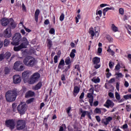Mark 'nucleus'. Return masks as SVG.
<instances>
[{
    "mask_svg": "<svg viewBox=\"0 0 131 131\" xmlns=\"http://www.w3.org/2000/svg\"><path fill=\"white\" fill-rule=\"evenodd\" d=\"M29 72L28 71H25L22 73L23 80L25 83L28 82L29 84H34L35 82L38 81L39 77H40V75L38 73H34L29 79Z\"/></svg>",
    "mask_w": 131,
    "mask_h": 131,
    "instance_id": "1",
    "label": "nucleus"
},
{
    "mask_svg": "<svg viewBox=\"0 0 131 131\" xmlns=\"http://www.w3.org/2000/svg\"><path fill=\"white\" fill-rule=\"evenodd\" d=\"M17 97L16 90H10L6 93V98L8 102H13L16 100Z\"/></svg>",
    "mask_w": 131,
    "mask_h": 131,
    "instance_id": "2",
    "label": "nucleus"
},
{
    "mask_svg": "<svg viewBox=\"0 0 131 131\" xmlns=\"http://www.w3.org/2000/svg\"><path fill=\"white\" fill-rule=\"evenodd\" d=\"M100 27H96L94 28L91 27L89 29V34L91 35L92 39H94V36L98 37L100 34Z\"/></svg>",
    "mask_w": 131,
    "mask_h": 131,
    "instance_id": "3",
    "label": "nucleus"
},
{
    "mask_svg": "<svg viewBox=\"0 0 131 131\" xmlns=\"http://www.w3.org/2000/svg\"><path fill=\"white\" fill-rule=\"evenodd\" d=\"M24 64L29 67H33L36 64V60L33 57L28 56L24 60Z\"/></svg>",
    "mask_w": 131,
    "mask_h": 131,
    "instance_id": "4",
    "label": "nucleus"
},
{
    "mask_svg": "<svg viewBox=\"0 0 131 131\" xmlns=\"http://www.w3.org/2000/svg\"><path fill=\"white\" fill-rule=\"evenodd\" d=\"M13 69L16 71H23L25 69V67L22 66V62L20 61H16L13 66Z\"/></svg>",
    "mask_w": 131,
    "mask_h": 131,
    "instance_id": "5",
    "label": "nucleus"
},
{
    "mask_svg": "<svg viewBox=\"0 0 131 131\" xmlns=\"http://www.w3.org/2000/svg\"><path fill=\"white\" fill-rule=\"evenodd\" d=\"M21 37L22 36H21V34L19 33H16L15 34L13 38V42H12L11 43L14 46H18L19 45V41L21 40Z\"/></svg>",
    "mask_w": 131,
    "mask_h": 131,
    "instance_id": "6",
    "label": "nucleus"
},
{
    "mask_svg": "<svg viewBox=\"0 0 131 131\" xmlns=\"http://www.w3.org/2000/svg\"><path fill=\"white\" fill-rule=\"evenodd\" d=\"M17 110L20 114H24L26 111V104L25 102H21L17 107Z\"/></svg>",
    "mask_w": 131,
    "mask_h": 131,
    "instance_id": "7",
    "label": "nucleus"
},
{
    "mask_svg": "<svg viewBox=\"0 0 131 131\" xmlns=\"http://www.w3.org/2000/svg\"><path fill=\"white\" fill-rule=\"evenodd\" d=\"M6 125L7 127H9L10 129H14L15 128V120H8L6 121Z\"/></svg>",
    "mask_w": 131,
    "mask_h": 131,
    "instance_id": "8",
    "label": "nucleus"
},
{
    "mask_svg": "<svg viewBox=\"0 0 131 131\" xmlns=\"http://www.w3.org/2000/svg\"><path fill=\"white\" fill-rule=\"evenodd\" d=\"M13 82L14 84H19L22 81V78L19 75H15L13 77Z\"/></svg>",
    "mask_w": 131,
    "mask_h": 131,
    "instance_id": "9",
    "label": "nucleus"
},
{
    "mask_svg": "<svg viewBox=\"0 0 131 131\" xmlns=\"http://www.w3.org/2000/svg\"><path fill=\"white\" fill-rule=\"evenodd\" d=\"M80 111L82 114L81 116V118H82V117H85V115H87L88 117H89L90 119H92V117H91V116L92 115V114H93V112L83 111L81 108L80 109Z\"/></svg>",
    "mask_w": 131,
    "mask_h": 131,
    "instance_id": "10",
    "label": "nucleus"
},
{
    "mask_svg": "<svg viewBox=\"0 0 131 131\" xmlns=\"http://www.w3.org/2000/svg\"><path fill=\"white\" fill-rule=\"evenodd\" d=\"M16 127L18 130L23 129L25 127V122L23 120H18L17 122Z\"/></svg>",
    "mask_w": 131,
    "mask_h": 131,
    "instance_id": "11",
    "label": "nucleus"
},
{
    "mask_svg": "<svg viewBox=\"0 0 131 131\" xmlns=\"http://www.w3.org/2000/svg\"><path fill=\"white\" fill-rule=\"evenodd\" d=\"M72 61H71V59L70 58V57H68L66 58L65 59V63L67 65H68L67 66V67L66 68V69H65V70L63 71V72H67V71H68V70H69V69L70 68V64H71V62Z\"/></svg>",
    "mask_w": 131,
    "mask_h": 131,
    "instance_id": "12",
    "label": "nucleus"
},
{
    "mask_svg": "<svg viewBox=\"0 0 131 131\" xmlns=\"http://www.w3.org/2000/svg\"><path fill=\"white\" fill-rule=\"evenodd\" d=\"M104 106L106 108H113L114 107V102L111 100H107Z\"/></svg>",
    "mask_w": 131,
    "mask_h": 131,
    "instance_id": "13",
    "label": "nucleus"
},
{
    "mask_svg": "<svg viewBox=\"0 0 131 131\" xmlns=\"http://www.w3.org/2000/svg\"><path fill=\"white\" fill-rule=\"evenodd\" d=\"M113 118L112 117H108L105 119H103L101 120V122L104 124V125H107L109 124V122H110L112 120Z\"/></svg>",
    "mask_w": 131,
    "mask_h": 131,
    "instance_id": "14",
    "label": "nucleus"
},
{
    "mask_svg": "<svg viewBox=\"0 0 131 131\" xmlns=\"http://www.w3.org/2000/svg\"><path fill=\"white\" fill-rule=\"evenodd\" d=\"M4 35L6 37H11V36H12L11 29L10 28H8L5 30Z\"/></svg>",
    "mask_w": 131,
    "mask_h": 131,
    "instance_id": "15",
    "label": "nucleus"
},
{
    "mask_svg": "<svg viewBox=\"0 0 131 131\" xmlns=\"http://www.w3.org/2000/svg\"><path fill=\"white\" fill-rule=\"evenodd\" d=\"M10 23V19L3 18L1 20V24L3 26H7Z\"/></svg>",
    "mask_w": 131,
    "mask_h": 131,
    "instance_id": "16",
    "label": "nucleus"
},
{
    "mask_svg": "<svg viewBox=\"0 0 131 131\" xmlns=\"http://www.w3.org/2000/svg\"><path fill=\"white\" fill-rule=\"evenodd\" d=\"M23 45V46H25V48H27V46L29 45V42L28 41V40H27V38L24 37L22 39Z\"/></svg>",
    "mask_w": 131,
    "mask_h": 131,
    "instance_id": "17",
    "label": "nucleus"
},
{
    "mask_svg": "<svg viewBox=\"0 0 131 131\" xmlns=\"http://www.w3.org/2000/svg\"><path fill=\"white\" fill-rule=\"evenodd\" d=\"M40 13V11H39V9H36L35 12L34 17H35V20L36 22H37L38 21V16H39V13Z\"/></svg>",
    "mask_w": 131,
    "mask_h": 131,
    "instance_id": "18",
    "label": "nucleus"
},
{
    "mask_svg": "<svg viewBox=\"0 0 131 131\" xmlns=\"http://www.w3.org/2000/svg\"><path fill=\"white\" fill-rule=\"evenodd\" d=\"M24 48H25V46H23V43H21L18 47H15L14 48V50L15 51V52H18V51H20L21 49H24Z\"/></svg>",
    "mask_w": 131,
    "mask_h": 131,
    "instance_id": "19",
    "label": "nucleus"
},
{
    "mask_svg": "<svg viewBox=\"0 0 131 131\" xmlns=\"http://www.w3.org/2000/svg\"><path fill=\"white\" fill-rule=\"evenodd\" d=\"M79 88H78V86H76L74 87V96H75V97H76V96L77 95V94H78V93H79Z\"/></svg>",
    "mask_w": 131,
    "mask_h": 131,
    "instance_id": "20",
    "label": "nucleus"
},
{
    "mask_svg": "<svg viewBox=\"0 0 131 131\" xmlns=\"http://www.w3.org/2000/svg\"><path fill=\"white\" fill-rule=\"evenodd\" d=\"M101 59L99 57H95L93 59V62L94 64H98V63H100Z\"/></svg>",
    "mask_w": 131,
    "mask_h": 131,
    "instance_id": "21",
    "label": "nucleus"
},
{
    "mask_svg": "<svg viewBox=\"0 0 131 131\" xmlns=\"http://www.w3.org/2000/svg\"><path fill=\"white\" fill-rule=\"evenodd\" d=\"M75 53H76V50L75 49L72 50L70 54V57H71L72 59H74V57H75Z\"/></svg>",
    "mask_w": 131,
    "mask_h": 131,
    "instance_id": "22",
    "label": "nucleus"
},
{
    "mask_svg": "<svg viewBox=\"0 0 131 131\" xmlns=\"http://www.w3.org/2000/svg\"><path fill=\"white\" fill-rule=\"evenodd\" d=\"M9 23H10L11 28H15L17 26L16 23L14 22V20L12 18H10Z\"/></svg>",
    "mask_w": 131,
    "mask_h": 131,
    "instance_id": "23",
    "label": "nucleus"
},
{
    "mask_svg": "<svg viewBox=\"0 0 131 131\" xmlns=\"http://www.w3.org/2000/svg\"><path fill=\"white\" fill-rule=\"evenodd\" d=\"M42 85V84L41 82H39L36 85L33 87V89L35 90H39L40 88H41V86Z\"/></svg>",
    "mask_w": 131,
    "mask_h": 131,
    "instance_id": "24",
    "label": "nucleus"
},
{
    "mask_svg": "<svg viewBox=\"0 0 131 131\" xmlns=\"http://www.w3.org/2000/svg\"><path fill=\"white\" fill-rule=\"evenodd\" d=\"M34 96V92L32 91H28L26 94V98H28V97H33Z\"/></svg>",
    "mask_w": 131,
    "mask_h": 131,
    "instance_id": "25",
    "label": "nucleus"
},
{
    "mask_svg": "<svg viewBox=\"0 0 131 131\" xmlns=\"http://www.w3.org/2000/svg\"><path fill=\"white\" fill-rule=\"evenodd\" d=\"M100 78L98 77H95L92 79V81L94 82V83H99V82H100Z\"/></svg>",
    "mask_w": 131,
    "mask_h": 131,
    "instance_id": "26",
    "label": "nucleus"
},
{
    "mask_svg": "<svg viewBox=\"0 0 131 131\" xmlns=\"http://www.w3.org/2000/svg\"><path fill=\"white\" fill-rule=\"evenodd\" d=\"M64 64L65 61H64V59H61L58 64V68L61 69V68H62V66H64Z\"/></svg>",
    "mask_w": 131,
    "mask_h": 131,
    "instance_id": "27",
    "label": "nucleus"
},
{
    "mask_svg": "<svg viewBox=\"0 0 131 131\" xmlns=\"http://www.w3.org/2000/svg\"><path fill=\"white\" fill-rule=\"evenodd\" d=\"M111 29L114 32H117V31H118V28L116 27L114 24L112 25Z\"/></svg>",
    "mask_w": 131,
    "mask_h": 131,
    "instance_id": "28",
    "label": "nucleus"
},
{
    "mask_svg": "<svg viewBox=\"0 0 131 131\" xmlns=\"http://www.w3.org/2000/svg\"><path fill=\"white\" fill-rule=\"evenodd\" d=\"M52 46H53V44L52 43V40H50L49 39H47V47L48 48H49V49L50 48L52 47Z\"/></svg>",
    "mask_w": 131,
    "mask_h": 131,
    "instance_id": "29",
    "label": "nucleus"
},
{
    "mask_svg": "<svg viewBox=\"0 0 131 131\" xmlns=\"http://www.w3.org/2000/svg\"><path fill=\"white\" fill-rule=\"evenodd\" d=\"M74 70L77 71V74H78V72H80V68L79 67V65L77 64L75 66Z\"/></svg>",
    "mask_w": 131,
    "mask_h": 131,
    "instance_id": "30",
    "label": "nucleus"
},
{
    "mask_svg": "<svg viewBox=\"0 0 131 131\" xmlns=\"http://www.w3.org/2000/svg\"><path fill=\"white\" fill-rule=\"evenodd\" d=\"M115 97L117 101H120V94H119L118 92H115Z\"/></svg>",
    "mask_w": 131,
    "mask_h": 131,
    "instance_id": "31",
    "label": "nucleus"
},
{
    "mask_svg": "<svg viewBox=\"0 0 131 131\" xmlns=\"http://www.w3.org/2000/svg\"><path fill=\"white\" fill-rule=\"evenodd\" d=\"M107 51L108 52V53H110V54H111L112 56H114V54H115V52H114L113 50H111V49H110V47L108 48Z\"/></svg>",
    "mask_w": 131,
    "mask_h": 131,
    "instance_id": "32",
    "label": "nucleus"
},
{
    "mask_svg": "<svg viewBox=\"0 0 131 131\" xmlns=\"http://www.w3.org/2000/svg\"><path fill=\"white\" fill-rule=\"evenodd\" d=\"M66 129V125L62 124L59 128V131H65Z\"/></svg>",
    "mask_w": 131,
    "mask_h": 131,
    "instance_id": "33",
    "label": "nucleus"
},
{
    "mask_svg": "<svg viewBox=\"0 0 131 131\" xmlns=\"http://www.w3.org/2000/svg\"><path fill=\"white\" fill-rule=\"evenodd\" d=\"M110 10H114V8H113V7H106L103 9V12H104L106 13V12H108V11Z\"/></svg>",
    "mask_w": 131,
    "mask_h": 131,
    "instance_id": "34",
    "label": "nucleus"
},
{
    "mask_svg": "<svg viewBox=\"0 0 131 131\" xmlns=\"http://www.w3.org/2000/svg\"><path fill=\"white\" fill-rule=\"evenodd\" d=\"M4 58L6 59H9L11 57V53L7 52L5 55H4Z\"/></svg>",
    "mask_w": 131,
    "mask_h": 131,
    "instance_id": "35",
    "label": "nucleus"
},
{
    "mask_svg": "<svg viewBox=\"0 0 131 131\" xmlns=\"http://www.w3.org/2000/svg\"><path fill=\"white\" fill-rule=\"evenodd\" d=\"M106 75L107 78H109V77H110L111 76V74L110 73V72H109V69H107L106 70Z\"/></svg>",
    "mask_w": 131,
    "mask_h": 131,
    "instance_id": "36",
    "label": "nucleus"
},
{
    "mask_svg": "<svg viewBox=\"0 0 131 131\" xmlns=\"http://www.w3.org/2000/svg\"><path fill=\"white\" fill-rule=\"evenodd\" d=\"M119 12L120 15H124V10L123 9V8H119Z\"/></svg>",
    "mask_w": 131,
    "mask_h": 131,
    "instance_id": "37",
    "label": "nucleus"
},
{
    "mask_svg": "<svg viewBox=\"0 0 131 131\" xmlns=\"http://www.w3.org/2000/svg\"><path fill=\"white\" fill-rule=\"evenodd\" d=\"M81 18V16H80V14H78L77 15V16L76 17L75 19H76V23H78L79 19H80Z\"/></svg>",
    "mask_w": 131,
    "mask_h": 131,
    "instance_id": "38",
    "label": "nucleus"
},
{
    "mask_svg": "<svg viewBox=\"0 0 131 131\" xmlns=\"http://www.w3.org/2000/svg\"><path fill=\"white\" fill-rule=\"evenodd\" d=\"M49 33L50 34H53L55 35V29L54 28H51L49 30Z\"/></svg>",
    "mask_w": 131,
    "mask_h": 131,
    "instance_id": "39",
    "label": "nucleus"
},
{
    "mask_svg": "<svg viewBox=\"0 0 131 131\" xmlns=\"http://www.w3.org/2000/svg\"><path fill=\"white\" fill-rule=\"evenodd\" d=\"M106 39L107 40H108V41H110V42H112V41H113V38H112V37L109 35L106 36Z\"/></svg>",
    "mask_w": 131,
    "mask_h": 131,
    "instance_id": "40",
    "label": "nucleus"
},
{
    "mask_svg": "<svg viewBox=\"0 0 131 131\" xmlns=\"http://www.w3.org/2000/svg\"><path fill=\"white\" fill-rule=\"evenodd\" d=\"M9 43H10V42H9V40H8V39H5L4 40V46H5V47H8V46H9Z\"/></svg>",
    "mask_w": 131,
    "mask_h": 131,
    "instance_id": "41",
    "label": "nucleus"
},
{
    "mask_svg": "<svg viewBox=\"0 0 131 131\" xmlns=\"http://www.w3.org/2000/svg\"><path fill=\"white\" fill-rule=\"evenodd\" d=\"M108 65L110 68H111V69H112V68H113V66H114V63H113L112 61H110Z\"/></svg>",
    "mask_w": 131,
    "mask_h": 131,
    "instance_id": "42",
    "label": "nucleus"
},
{
    "mask_svg": "<svg viewBox=\"0 0 131 131\" xmlns=\"http://www.w3.org/2000/svg\"><path fill=\"white\" fill-rule=\"evenodd\" d=\"M128 127V126L127 125V124H125L122 126V128L124 129V130H127Z\"/></svg>",
    "mask_w": 131,
    "mask_h": 131,
    "instance_id": "43",
    "label": "nucleus"
},
{
    "mask_svg": "<svg viewBox=\"0 0 131 131\" xmlns=\"http://www.w3.org/2000/svg\"><path fill=\"white\" fill-rule=\"evenodd\" d=\"M94 112H95V113L100 114V113H101V109H100L99 108H95Z\"/></svg>",
    "mask_w": 131,
    "mask_h": 131,
    "instance_id": "44",
    "label": "nucleus"
},
{
    "mask_svg": "<svg viewBox=\"0 0 131 131\" xmlns=\"http://www.w3.org/2000/svg\"><path fill=\"white\" fill-rule=\"evenodd\" d=\"M108 96L111 99H114V94L112 93V92L108 93Z\"/></svg>",
    "mask_w": 131,
    "mask_h": 131,
    "instance_id": "45",
    "label": "nucleus"
},
{
    "mask_svg": "<svg viewBox=\"0 0 131 131\" xmlns=\"http://www.w3.org/2000/svg\"><path fill=\"white\" fill-rule=\"evenodd\" d=\"M102 11L101 10H99L96 11V15H99V17H102Z\"/></svg>",
    "mask_w": 131,
    "mask_h": 131,
    "instance_id": "46",
    "label": "nucleus"
},
{
    "mask_svg": "<svg viewBox=\"0 0 131 131\" xmlns=\"http://www.w3.org/2000/svg\"><path fill=\"white\" fill-rule=\"evenodd\" d=\"M64 18H65L64 14H61L59 17L60 21H63L64 20Z\"/></svg>",
    "mask_w": 131,
    "mask_h": 131,
    "instance_id": "47",
    "label": "nucleus"
},
{
    "mask_svg": "<svg viewBox=\"0 0 131 131\" xmlns=\"http://www.w3.org/2000/svg\"><path fill=\"white\" fill-rule=\"evenodd\" d=\"M93 93H88V98H89V99H93L94 98V96H93Z\"/></svg>",
    "mask_w": 131,
    "mask_h": 131,
    "instance_id": "48",
    "label": "nucleus"
},
{
    "mask_svg": "<svg viewBox=\"0 0 131 131\" xmlns=\"http://www.w3.org/2000/svg\"><path fill=\"white\" fill-rule=\"evenodd\" d=\"M124 85L125 88H128V86H129V83L127 81H125Z\"/></svg>",
    "mask_w": 131,
    "mask_h": 131,
    "instance_id": "49",
    "label": "nucleus"
},
{
    "mask_svg": "<svg viewBox=\"0 0 131 131\" xmlns=\"http://www.w3.org/2000/svg\"><path fill=\"white\" fill-rule=\"evenodd\" d=\"M33 101H34V98H31L27 101V103H28V104H30V103H32Z\"/></svg>",
    "mask_w": 131,
    "mask_h": 131,
    "instance_id": "50",
    "label": "nucleus"
},
{
    "mask_svg": "<svg viewBox=\"0 0 131 131\" xmlns=\"http://www.w3.org/2000/svg\"><path fill=\"white\" fill-rule=\"evenodd\" d=\"M116 75L118 77H123V75L121 73H116Z\"/></svg>",
    "mask_w": 131,
    "mask_h": 131,
    "instance_id": "51",
    "label": "nucleus"
},
{
    "mask_svg": "<svg viewBox=\"0 0 131 131\" xmlns=\"http://www.w3.org/2000/svg\"><path fill=\"white\" fill-rule=\"evenodd\" d=\"M120 69V64L119 63H118L115 69V70H119Z\"/></svg>",
    "mask_w": 131,
    "mask_h": 131,
    "instance_id": "52",
    "label": "nucleus"
},
{
    "mask_svg": "<svg viewBox=\"0 0 131 131\" xmlns=\"http://www.w3.org/2000/svg\"><path fill=\"white\" fill-rule=\"evenodd\" d=\"M93 102H94V98H90L89 103L90 104V105L93 106Z\"/></svg>",
    "mask_w": 131,
    "mask_h": 131,
    "instance_id": "53",
    "label": "nucleus"
},
{
    "mask_svg": "<svg viewBox=\"0 0 131 131\" xmlns=\"http://www.w3.org/2000/svg\"><path fill=\"white\" fill-rule=\"evenodd\" d=\"M95 118H96L97 121H98V122H100L101 121V118L100 117V116H96L95 117Z\"/></svg>",
    "mask_w": 131,
    "mask_h": 131,
    "instance_id": "54",
    "label": "nucleus"
},
{
    "mask_svg": "<svg viewBox=\"0 0 131 131\" xmlns=\"http://www.w3.org/2000/svg\"><path fill=\"white\" fill-rule=\"evenodd\" d=\"M54 63H58V56L56 55L54 57Z\"/></svg>",
    "mask_w": 131,
    "mask_h": 131,
    "instance_id": "55",
    "label": "nucleus"
},
{
    "mask_svg": "<svg viewBox=\"0 0 131 131\" xmlns=\"http://www.w3.org/2000/svg\"><path fill=\"white\" fill-rule=\"evenodd\" d=\"M120 85V83L117 82L116 83V89L118 91V92H119V85Z\"/></svg>",
    "mask_w": 131,
    "mask_h": 131,
    "instance_id": "56",
    "label": "nucleus"
},
{
    "mask_svg": "<svg viewBox=\"0 0 131 131\" xmlns=\"http://www.w3.org/2000/svg\"><path fill=\"white\" fill-rule=\"evenodd\" d=\"M100 8H104V7H109V5L108 4H102L100 5Z\"/></svg>",
    "mask_w": 131,
    "mask_h": 131,
    "instance_id": "57",
    "label": "nucleus"
},
{
    "mask_svg": "<svg viewBox=\"0 0 131 131\" xmlns=\"http://www.w3.org/2000/svg\"><path fill=\"white\" fill-rule=\"evenodd\" d=\"M5 72L6 74H8V73H9V72H10V69H9V68H5Z\"/></svg>",
    "mask_w": 131,
    "mask_h": 131,
    "instance_id": "58",
    "label": "nucleus"
},
{
    "mask_svg": "<svg viewBox=\"0 0 131 131\" xmlns=\"http://www.w3.org/2000/svg\"><path fill=\"white\" fill-rule=\"evenodd\" d=\"M18 27L20 29H22V28H23V27H24V25H23V23H20V24H19Z\"/></svg>",
    "mask_w": 131,
    "mask_h": 131,
    "instance_id": "59",
    "label": "nucleus"
},
{
    "mask_svg": "<svg viewBox=\"0 0 131 131\" xmlns=\"http://www.w3.org/2000/svg\"><path fill=\"white\" fill-rule=\"evenodd\" d=\"M5 59V55L4 54L0 55V61H3Z\"/></svg>",
    "mask_w": 131,
    "mask_h": 131,
    "instance_id": "60",
    "label": "nucleus"
},
{
    "mask_svg": "<svg viewBox=\"0 0 131 131\" xmlns=\"http://www.w3.org/2000/svg\"><path fill=\"white\" fill-rule=\"evenodd\" d=\"M113 131H121L120 129L116 128V126L114 127L113 128Z\"/></svg>",
    "mask_w": 131,
    "mask_h": 131,
    "instance_id": "61",
    "label": "nucleus"
},
{
    "mask_svg": "<svg viewBox=\"0 0 131 131\" xmlns=\"http://www.w3.org/2000/svg\"><path fill=\"white\" fill-rule=\"evenodd\" d=\"M20 33L23 34V35H25V34H26V32H25V30L21 29L20 30Z\"/></svg>",
    "mask_w": 131,
    "mask_h": 131,
    "instance_id": "62",
    "label": "nucleus"
},
{
    "mask_svg": "<svg viewBox=\"0 0 131 131\" xmlns=\"http://www.w3.org/2000/svg\"><path fill=\"white\" fill-rule=\"evenodd\" d=\"M84 97V93H82L81 94V95L80 96L79 98L80 99H83V97Z\"/></svg>",
    "mask_w": 131,
    "mask_h": 131,
    "instance_id": "63",
    "label": "nucleus"
},
{
    "mask_svg": "<svg viewBox=\"0 0 131 131\" xmlns=\"http://www.w3.org/2000/svg\"><path fill=\"white\" fill-rule=\"evenodd\" d=\"M98 53L99 54H101V53H102V48H98Z\"/></svg>",
    "mask_w": 131,
    "mask_h": 131,
    "instance_id": "64",
    "label": "nucleus"
}]
</instances>
